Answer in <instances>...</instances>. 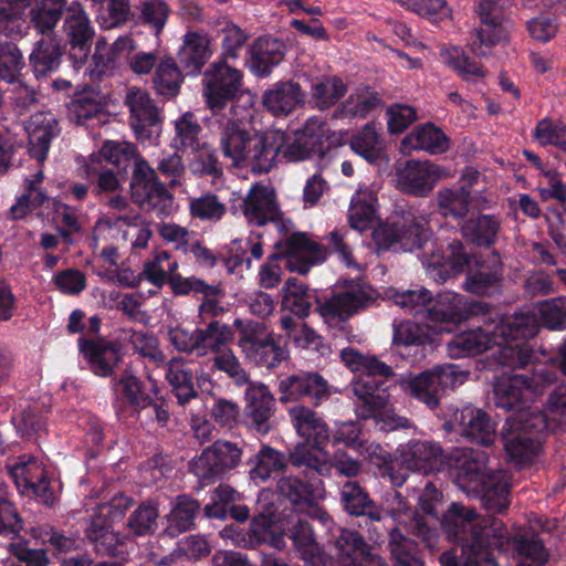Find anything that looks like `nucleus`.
<instances>
[{
  "mask_svg": "<svg viewBox=\"0 0 566 566\" xmlns=\"http://www.w3.org/2000/svg\"><path fill=\"white\" fill-rule=\"evenodd\" d=\"M443 494L432 482H427L419 495L420 509L412 514L410 533L420 538L424 546L434 549L440 533L460 546L463 566L494 565V551H504L509 533L503 523L499 527H481L475 524L474 509L452 502L442 511Z\"/></svg>",
  "mask_w": 566,
  "mask_h": 566,
  "instance_id": "1",
  "label": "nucleus"
},
{
  "mask_svg": "<svg viewBox=\"0 0 566 566\" xmlns=\"http://www.w3.org/2000/svg\"><path fill=\"white\" fill-rule=\"evenodd\" d=\"M221 534L247 548L268 545L283 549L287 537L305 562L313 566H321L325 562V555L316 541L310 521L295 512L277 515V507L272 502L261 506L252 517L248 530L231 526L224 527Z\"/></svg>",
  "mask_w": 566,
  "mask_h": 566,
  "instance_id": "2",
  "label": "nucleus"
},
{
  "mask_svg": "<svg viewBox=\"0 0 566 566\" xmlns=\"http://www.w3.org/2000/svg\"><path fill=\"white\" fill-rule=\"evenodd\" d=\"M525 392L492 391L490 398L496 409L511 413L501 430V440L509 461L518 468L533 463L548 429L554 426L541 409L532 406V398Z\"/></svg>",
  "mask_w": 566,
  "mask_h": 566,
  "instance_id": "3",
  "label": "nucleus"
},
{
  "mask_svg": "<svg viewBox=\"0 0 566 566\" xmlns=\"http://www.w3.org/2000/svg\"><path fill=\"white\" fill-rule=\"evenodd\" d=\"M488 455L470 448H455L447 453L444 470L464 492L481 499L491 514H503L511 501V483L504 471H489Z\"/></svg>",
  "mask_w": 566,
  "mask_h": 566,
  "instance_id": "4",
  "label": "nucleus"
},
{
  "mask_svg": "<svg viewBox=\"0 0 566 566\" xmlns=\"http://www.w3.org/2000/svg\"><path fill=\"white\" fill-rule=\"evenodd\" d=\"M340 358L353 373L360 374L358 382H363V389H380L387 382L401 389H453L461 385L463 377L452 364L438 365L418 375H397L376 356L364 355L353 347L344 348Z\"/></svg>",
  "mask_w": 566,
  "mask_h": 566,
  "instance_id": "5",
  "label": "nucleus"
},
{
  "mask_svg": "<svg viewBox=\"0 0 566 566\" xmlns=\"http://www.w3.org/2000/svg\"><path fill=\"white\" fill-rule=\"evenodd\" d=\"M286 142L282 132L259 133L241 119H227L220 132V148L232 166L250 168L253 174H266L277 163Z\"/></svg>",
  "mask_w": 566,
  "mask_h": 566,
  "instance_id": "6",
  "label": "nucleus"
},
{
  "mask_svg": "<svg viewBox=\"0 0 566 566\" xmlns=\"http://www.w3.org/2000/svg\"><path fill=\"white\" fill-rule=\"evenodd\" d=\"M129 192L132 202L145 212L166 217L172 211L174 193L145 158L138 159L133 167Z\"/></svg>",
  "mask_w": 566,
  "mask_h": 566,
  "instance_id": "7",
  "label": "nucleus"
},
{
  "mask_svg": "<svg viewBox=\"0 0 566 566\" xmlns=\"http://www.w3.org/2000/svg\"><path fill=\"white\" fill-rule=\"evenodd\" d=\"M430 238L428 221L411 213L380 222L373 230V241L378 251L396 247L409 252L423 250Z\"/></svg>",
  "mask_w": 566,
  "mask_h": 566,
  "instance_id": "8",
  "label": "nucleus"
},
{
  "mask_svg": "<svg viewBox=\"0 0 566 566\" xmlns=\"http://www.w3.org/2000/svg\"><path fill=\"white\" fill-rule=\"evenodd\" d=\"M243 92V73L226 60L211 63L203 72L202 96L213 115L234 103Z\"/></svg>",
  "mask_w": 566,
  "mask_h": 566,
  "instance_id": "9",
  "label": "nucleus"
},
{
  "mask_svg": "<svg viewBox=\"0 0 566 566\" xmlns=\"http://www.w3.org/2000/svg\"><path fill=\"white\" fill-rule=\"evenodd\" d=\"M243 450L240 443L216 440L191 461V472L202 485H210L227 478L239 467Z\"/></svg>",
  "mask_w": 566,
  "mask_h": 566,
  "instance_id": "10",
  "label": "nucleus"
},
{
  "mask_svg": "<svg viewBox=\"0 0 566 566\" xmlns=\"http://www.w3.org/2000/svg\"><path fill=\"white\" fill-rule=\"evenodd\" d=\"M504 284V263L500 252L493 249L485 258L475 256V263L467 271L462 289L481 297L501 295Z\"/></svg>",
  "mask_w": 566,
  "mask_h": 566,
  "instance_id": "11",
  "label": "nucleus"
},
{
  "mask_svg": "<svg viewBox=\"0 0 566 566\" xmlns=\"http://www.w3.org/2000/svg\"><path fill=\"white\" fill-rule=\"evenodd\" d=\"M238 345L247 359L261 367H275L286 358V352L263 323L249 322L239 335Z\"/></svg>",
  "mask_w": 566,
  "mask_h": 566,
  "instance_id": "12",
  "label": "nucleus"
},
{
  "mask_svg": "<svg viewBox=\"0 0 566 566\" xmlns=\"http://www.w3.org/2000/svg\"><path fill=\"white\" fill-rule=\"evenodd\" d=\"M375 302L373 291L364 285L350 282L343 290L333 293L317 306L319 315L329 325L348 321L352 316L366 310Z\"/></svg>",
  "mask_w": 566,
  "mask_h": 566,
  "instance_id": "13",
  "label": "nucleus"
},
{
  "mask_svg": "<svg viewBox=\"0 0 566 566\" xmlns=\"http://www.w3.org/2000/svg\"><path fill=\"white\" fill-rule=\"evenodd\" d=\"M63 32L70 45L69 57L74 67H81L91 53L94 28L80 1H72L63 19Z\"/></svg>",
  "mask_w": 566,
  "mask_h": 566,
  "instance_id": "14",
  "label": "nucleus"
},
{
  "mask_svg": "<svg viewBox=\"0 0 566 566\" xmlns=\"http://www.w3.org/2000/svg\"><path fill=\"white\" fill-rule=\"evenodd\" d=\"M242 212L250 223L258 227L272 222L285 233L289 230L283 221V212L280 210L274 189L263 184L256 182L250 188L243 200Z\"/></svg>",
  "mask_w": 566,
  "mask_h": 566,
  "instance_id": "15",
  "label": "nucleus"
},
{
  "mask_svg": "<svg viewBox=\"0 0 566 566\" xmlns=\"http://www.w3.org/2000/svg\"><path fill=\"white\" fill-rule=\"evenodd\" d=\"M275 248L280 250L282 259H286V268L303 275L315 263L324 261L327 254L326 249L305 232L292 233L285 242L276 243Z\"/></svg>",
  "mask_w": 566,
  "mask_h": 566,
  "instance_id": "16",
  "label": "nucleus"
},
{
  "mask_svg": "<svg viewBox=\"0 0 566 566\" xmlns=\"http://www.w3.org/2000/svg\"><path fill=\"white\" fill-rule=\"evenodd\" d=\"M444 175L443 168L429 160L409 159L396 170L398 188L406 195L421 198L427 197Z\"/></svg>",
  "mask_w": 566,
  "mask_h": 566,
  "instance_id": "17",
  "label": "nucleus"
},
{
  "mask_svg": "<svg viewBox=\"0 0 566 566\" xmlns=\"http://www.w3.org/2000/svg\"><path fill=\"white\" fill-rule=\"evenodd\" d=\"M357 396L356 415L361 420H374L375 426L385 432L413 427L411 420L398 416L388 408V397L376 391H354Z\"/></svg>",
  "mask_w": 566,
  "mask_h": 566,
  "instance_id": "18",
  "label": "nucleus"
},
{
  "mask_svg": "<svg viewBox=\"0 0 566 566\" xmlns=\"http://www.w3.org/2000/svg\"><path fill=\"white\" fill-rule=\"evenodd\" d=\"M397 453H400L401 467L406 468V480L411 471L427 474L444 470L447 453L437 442L410 440L406 444H400Z\"/></svg>",
  "mask_w": 566,
  "mask_h": 566,
  "instance_id": "19",
  "label": "nucleus"
},
{
  "mask_svg": "<svg viewBox=\"0 0 566 566\" xmlns=\"http://www.w3.org/2000/svg\"><path fill=\"white\" fill-rule=\"evenodd\" d=\"M338 503L349 517H364L375 523L384 518V510L370 496L368 490L356 480H347L339 485Z\"/></svg>",
  "mask_w": 566,
  "mask_h": 566,
  "instance_id": "20",
  "label": "nucleus"
},
{
  "mask_svg": "<svg viewBox=\"0 0 566 566\" xmlns=\"http://www.w3.org/2000/svg\"><path fill=\"white\" fill-rule=\"evenodd\" d=\"M125 104L130 112V126L137 139H150L154 128L160 126L159 109L146 91L132 87L125 97Z\"/></svg>",
  "mask_w": 566,
  "mask_h": 566,
  "instance_id": "21",
  "label": "nucleus"
},
{
  "mask_svg": "<svg viewBox=\"0 0 566 566\" xmlns=\"http://www.w3.org/2000/svg\"><path fill=\"white\" fill-rule=\"evenodd\" d=\"M78 349L90 369L101 377L111 376L120 360L122 345L117 340H107L102 337L80 338Z\"/></svg>",
  "mask_w": 566,
  "mask_h": 566,
  "instance_id": "22",
  "label": "nucleus"
},
{
  "mask_svg": "<svg viewBox=\"0 0 566 566\" xmlns=\"http://www.w3.org/2000/svg\"><path fill=\"white\" fill-rule=\"evenodd\" d=\"M339 566H382L365 538L355 530L340 528L333 535Z\"/></svg>",
  "mask_w": 566,
  "mask_h": 566,
  "instance_id": "23",
  "label": "nucleus"
},
{
  "mask_svg": "<svg viewBox=\"0 0 566 566\" xmlns=\"http://www.w3.org/2000/svg\"><path fill=\"white\" fill-rule=\"evenodd\" d=\"M292 423L304 442L317 451H323L331 442V431L317 413L304 406L296 405L289 409Z\"/></svg>",
  "mask_w": 566,
  "mask_h": 566,
  "instance_id": "24",
  "label": "nucleus"
},
{
  "mask_svg": "<svg viewBox=\"0 0 566 566\" xmlns=\"http://www.w3.org/2000/svg\"><path fill=\"white\" fill-rule=\"evenodd\" d=\"M321 483L319 479L312 478L304 471L283 474L276 482V493L293 507L305 509L315 503V491Z\"/></svg>",
  "mask_w": 566,
  "mask_h": 566,
  "instance_id": "25",
  "label": "nucleus"
},
{
  "mask_svg": "<svg viewBox=\"0 0 566 566\" xmlns=\"http://www.w3.org/2000/svg\"><path fill=\"white\" fill-rule=\"evenodd\" d=\"M501 0H481L478 4V14L483 28L476 31L480 40L479 48L482 44L492 46L509 36V30L512 23L504 18Z\"/></svg>",
  "mask_w": 566,
  "mask_h": 566,
  "instance_id": "26",
  "label": "nucleus"
},
{
  "mask_svg": "<svg viewBox=\"0 0 566 566\" xmlns=\"http://www.w3.org/2000/svg\"><path fill=\"white\" fill-rule=\"evenodd\" d=\"M502 221L495 214H472L460 226L462 238L474 247L491 249L499 239Z\"/></svg>",
  "mask_w": 566,
  "mask_h": 566,
  "instance_id": "27",
  "label": "nucleus"
},
{
  "mask_svg": "<svg viewBox=\"0 0 566 566\" xmlns=\"http://www.w3.org/2000/svg\"><path fill=\"white\" fill-rule=\"evenodd\" d=\"M262 103L275 116L289 115L305 103V93L293 80L280 81L264 92Z\"/></svg>",
  "mask_w": 566,
  "mask_h": 566,
  "instance_id": "28",
  "label": "nucleus"
},
{
  "mask_svg": "<svg viewBox=\"0 0 566 566\" xmlns=\"http://www.w3.org/2000/svg\"><path fill=\"white\" fill-rule=\"evenodd\" d=\"M85 535L101 556L116 557L122 553L119 547L125 544V536L115 532L111 518L102 514L91 518Z\"/></svg>",
  "mask_w": 566,
  "mask_h": 566,
  "instance_id": "29",
  "label": "nucleus"
},
{
  "mask_svg": "<svg viewBox=\"0 0 566 566\" xmlns=\"http://www.w3.org/2000/svg\"><path fill=\"white\" fill-rule=\"evenodd\" d=\"M212 52L211 39L207 34L187 32L178 52V60L188 75H197L212 56Z\"/></svg>",
  "mask_w": 566,
  "mask_h": 566,
  "instance_id": "30",
  "label": "nucleus"
},
{
  "mask_svg": "<svg viewBox=\"0 0 566 566\" xmlns=\"http://www.w3.org/2000/svg\"><path fill=\"white\" fill-rule=\"evenodd\" d=\"M454 420L459 421L461 434L470 441L484 447L493 444L495 423L484 410L465 408L460 417L454 415Z\"/></svg>",
  "mask_w": 566,
  "mask_h": 566,
  "instance_id": "31",
  "label": "nucleus"
},
{
  "mask_svg": "<svg viewBox=\"0 0 566 566\" xmlns=\"http://www.w3.org/2000/svg\"><path fill=\"white\" fill-rule=\"evenodd\" d=\"M56 133L57 122L51 114L39 113L32 116L28 126L30 156L39 163L44 161Z\"/></svg>",
  "mask_w": 566,
  "mask_h": 566,
  "instance_id": "32",
  "label": "nucleus"
},
{
  "mask_svg": "<svg viewBox=\"0 0 566 566\" xmlns=\"http://www.w3.org/2000/svg\"><path fill=\"white\" fill-rule=\"evenodd\" d=\"M67 0H35L29 8L30 24L36 33L49 36L54 33L57 23L64 18Z\"/></svg>",
  "mask_w": 566,
  "mask_h": 566,
  "instance_id": "33",
  "label": "nucleus"
},
{
  "mask_svg": "<svg viewBox=\"0 0 566 566\" xmlns=\"http://www.w3.org/2000/svg\"><path fill=\"white\" fill-rule=\"evenodd\" d=\"M285 45L279 39L260 36L250 50V69L258 76L271 73L273 66L279 65L284 59Z\"/></svg>",
  "mask_w": 566,
  "mask_h": 566,
  "instance_id": "34",
  "label": "nucleus"
},
{
  "mask_svg": "<svg viewBox=\"0 0 566 566\" xmlns=\"http://www.w3.org/2000/svg\"><path fill=\"white\" fill-rule=\"evenodd\" d=\"M248 464L251 480L254 483H263L283 473L287 468V460L283 452L270 446H262Z\"/></svg>",
  "mask_w": 566,
  "mask_h": 566,
  "instance_id": "35",
  "label": "nucleus"
},
{
  "mask_svg": "<svg viewBox=\"0 0 566 566\" xmlns=\"http://www.w3.org/2000/svg\"><path fill=\"white\" fill-rule=\"evenodd\" d=\"M403 146L424 150L431 155H441L449 150L450 138L433 123L417 125L403 140Z\"/></svg>",
  "mask_w": 566,
  "mask_h": 566,
  "instance_id": "36",
  "label": "nucleus"
},
{
  "mask_svg": "<svg viewBox=\"0 0 566 566\" xmlns=\"http://www.w3.org/2000/svg\"><path fill=\"white\" fill-rule=\"evenodd\" d=\"M496 344L522 343L533 338L538 333L535 315L528 313L515 314L501 321L494 326Z\"/></svg>",
  "mask_w": 566,
  "mask_h": 566,
  "instance_id": "37",
  "label": "nucleus"
},
{
  "mask_svg": "<svg viewBox=\"0 0 566 566\" xmlns=\"http://www.w3.org/2000/svg\"><path fill=\"white\" fill-rule=\"evenodd\" d=\"M387 548L398 566H424V556L418 543L405 534L399 526L390 528Z\"/></svg>",
  "mask_w": 566,
  "mask_h": 566,
  "instance_id": "38",
  "label": "nucleus"
},
{
  "mask_svg": "<svg viewBox=\"0 0 566 566\" xmlns=\"http://www.w3.org/2000/svg\"><path fill=\"white\" fill-rule=\"evenodd\" d=\"M8 475L19 493L48 475L44 463L33 454H20L6 465Z\"/></svg>",
  "mask_w": 566,
  "mask_h": 566,
  "instance_id": "39",
  "label": "nucleus"
},
{
  "mask_svg": "<svg viewBox=\"0 0 566 566\" xmlns=\"http://www.w3.org/2000/svg\"><path fill=\"white\" fill-rule=\"evenodd\" d=\"M62 56L63 48L60 43L44 38L36 41L29 55V63L35 78H45L55 72Z\"/></svg>",
  "mask_w": 566,
  "mask_h": 566,
  "instance_id": "40",
  "label": "nucleus"
},
{
  "mask_svg": "<svg viewBox=\"0 0 566 566\" xmlns=\"http://www.w3.org/2000/svg\"><path fill=\"white\" fill-rule=\"evenodd\" d=\"M25 67L23 52L13 36L0 35V81L20 83Z\"/></svg>",
  "mask_w": 566,
  "mask_h": 566,
  "instance_id": "41",
  "label": "nucleus"
},
{
  "mask_svg": "<svg viewBox=\"0 0 566 566\" xmlns=\"http://www.w3.org/2000/svg\"><path fill=\"white\" fill-rule=\"evenodd\" d=\"M247 405L244 415L249 424L259 432L268 433L269 420L274 412L275 398L271 391H245Z\"/></svg>",
  "mask_w": 566,
  "mask_h": 566,
  "instance_id": "42",
  "label": "nucleus"
},
{
  "mask_svg": "<svg viewBox=\"0 0 566 566\" xmlns=\"http://www.w3.org/2000/svg\"><path fill=\"white\" fill-rule=\"evenodd\" d=\"M200 511L201 505L199 501L187 494L178 495L168 514V533L176 536L190 531L195 526V521L199 516Z\"/></svg>",
  "mask_w": 566,
  "mask_h": 566,
  "instance_id": "43",
  "label": "nucleus"
},
{
  "mask_svg": "<svg viewBox=\"0 0 566 566\" xmlns=\"http://www.w3.org/2000/svg\"><path fill=\"white\" fill-rule=\"evenodd\" d=\"M198 333L199 357L219 354L234 339L232 327L219 319H212L202 328L198 327Z\"/></svg>",
  "mask_w": 566,
  "mask_h": 566,
  "instance_id": "44",
  "label": "nucleus"
},
{
  "mask_svg": "<svg viewBox=\"0 0 566 566\" xmlns=\"http://www.w3.org/2000/svg\"><path fill=\"white\" fill-rule=\"evenodd\" d=\"M151 82L157 95L172 98L180 92L184 75L172 57H165L156 65Z\"/></svg>",
  "mask_w": 566,
  "mask_h": 566,
  "instance_id": "45",
  "label": "nucleus"
},
{
  "mask_svg": "<svg viewBox=\"0 0 566 566\" xmlns=\"http://www.w3.org/2000/svg\"><path fill=\"white\" fill-rule=\"evenodd\" d=\"M90 157L96 158L102 163L105 160L117 167V169L123 171V174L127 172V168L130 166V163H133L134 167L138 159L144 158L139 154L135 144L115 140H105L99 150Z\"/></svg>",
  "mask_w": 566,
  "mask_h": 566,
  "instance_id": "46",
  "label": "nucleus"
},
{
  "mask_svg": "<svg viewBox=\"0 0 566 566\" xmlns=\"http://www.w3.org/2000/svg\"><path fill=\"white\" fill-rule=\"evenodd\" d=\"M31 0H0V35L23 36Z\"/></svg>",
  "mask_w": 566,
  "mask_h": 566,
  "instance_id": "47",
  "label": "nucleus"
},
{
  "mask_svg": "<svg viewBox=\"0 0 566 566\" xmlns=\"http://www.w3.org/2000/svg\"><path fill=\"white\" fill-rule=\"evenodd\" d=\"M513 548L520 556L516 566H546L549 560V552L536 533L514 536Z\"/></svg>",
  "mask_w": 566,
  "mask_h": 566,
  "instance_id": "48",
  "label": "nucleus"
},
{
  "mask_svg": "<svg viewBox=\"0 0 566 566\" xmlns=\"http://www.w3.org/2000/svg\"><path fill=\"white\" fill-rule=\"evenodd\" d=\"M369 462L377 467L382 478H388L394 486L400 488L406 482V468L401 467L400 453L392 455L380 444H371L368 449Z\"/></svg>",
  "mask_w": 566,
  "mask_h": 566,
  "instance_id": "49",
  "label": "nucleus"
},
{
  "mask_svg": "<svg viewBox=\"0 0 566 566\" xmlns=\"http://www.w3.org/2000/svg\"><path fill=\"white\" fill-rule=\"evenodd\" d=\"M471 203V190L465 186L457 189L443 188L437 192V206L443 217L453 219H463Z\"/></svg>",
  "mask_w": 566,
  "mask_h": 566,
  "instance_id": "50",
  "label": "nucleus"
},
{
  "mask_svg": "<svg viewBox=\"0 0 566 566\" xmlns=\"http://www.w3.org/2000/svg\"><path fill=\"white\" fill-rule=\"evenodd\" d=\"M86 177L92 180L94 187L93 192L95 196L101 193H113L123 189L118 175L123 171L108 168L103 165L101 160L91 158L84 165Z\"/></svg>",
  "mask_w": 566,
  "mask_h": 566,
  "instance_id": "51",
  "label": "nucleus"
},
{
  "mask_svg": "<svg viewBox=\"0 0 566 566\" xmlns=\"http://www.w3.org/2000/svg\"><path fill=\"white\" fill-rule=\"evenodd\" d=\"M70 119L76 125L91 126L94 120L102 123L104 106L90 93L77 94L67 104Z\"/></svg>",
  "mask_w": 566,
  "mask_h": 566,
  "instance_id": "52",
  "label": "nucleus"
},
{
  "mask_svg": "<svg viewBox=\"0 0 566 566\" xmlns=\"http://www.w3.org/2000/svg\"><path fill=\"white\" fill-rule=\"evenodd\" d=\"M283 303L298 317L310 315L313 303H318L316 295L297 277H290L285 282Z\"/></svg>",
  "mask_w": 566,
  "mask_h": 566,
  "instance_id": "53",
  "label": "nucleus"
},
{
  "mask_svg": "<svg viewBox=\"0 0 566 566\" xmlns=\"http://www.w3.org/2000/svg\"><path fill=\"white\" fill-rule=\"evenodd\" d=\"M427 311L428 317L437 323H461L468 318L462 297L451 293L439 294L438 300Z\"/></svg>",
  "mask_w": 566,
  "mask_h": 566,
  "instance_id": "54",
  "label": "nucleus"
},
{
  "mask_svg": "<svg viewBox=\"0 0 566 566\" xmlns=\"http://www.w3.org/2000/svg\"><path fill=\"white\" fill-rule=\"evenodd\" d=\"M496 342L494 329L488 332L478 327L455 335L449 346L460 349L465 355H478L492 348Z\"/></svg>",
  "mask_w": 566,
  "mask_h": 566,
  "instance_id": "55",
  "label": "nucleus"
},
{
  "mask_svg": "<svg viewBox=\"0 0 566 566\" xmlns=\"http://www.w3.org/2000/svg\"><path fill=\"white\" fill-rule=\"evenodd\" d=\"M175 132L174 142L177 150L191 151L205 143L201 140L202 127L191 112H186L175 122Z\"/></svg>",
  "mask_w": 566,
  "mask_h": 566,
  "instance_id": "56",
  "label": "nucleus"
},
{
  "mask_svg": "<svg viewBox=\"0 0 566 566\" xmlns=\"http://www.w3.org/2000/svg\"><path fill=\"white\" fill-rule=\"evenodd\" d=\"M556 379V371L547 367L536 369L533 378L514 371L503 373L500 377V384L493 389H534V386H551L555 384Z\"/></svg>",
  "mask_w": 566,
  "mask_h": 566,
  "instance_id": "57",
  "label": "nucleus"
},
{
  "mask_svg": "<svg viewBox=\"0 0 566 566\" xmlns=\"http://www.w3.org/2000/svg\"><path fill=\"white\" fill-rule=\"evenodd\" d=\"M136 11L137 22L148 27L157 35L163 32L171 12L165 0H140Z\"/></svg>",
  "mask_w": 566,
  "mask_h": 566,
  "instance_id": "58",
  "label": "nucleus"
},
{
  "mask_svg": "<svg viewBox=\"0 0 566 566\" xmlns=\"http://www.w3.org/2000/svg\"><path fill=\"white\" fill-rule=\"evenodd\" d=\"M159 517L158 504L153 501L140 503L130 514L126 526L135 536H147L157 530V520Z\"/></svg>",
  "mask_w": 566,
  "mask_h": 566,
  "instance_id": "59",
  "label": "nucleus"
},
{
  "mask_svg": "<svg viewBox=\"0 0 566 566\" xmlns=\"http://www.w3.org/2000/svg\"><path fill=\"white\" fill-rule=\"evenodd\" d=\"M192 158L189 160V169L197 177L220 178L223 175L217 150L209 144L203 143L197 149L191 150Z\"/></svg>",
  "mask_w": 566,
  "mask_h": 566,
  "instance_id": "60",
  "label": "nucleus"
},
{
  "mask_svg": "<svg viewBox=\"0 0 566 566\" xmlns=\"http://www.w3.org/2000/svg\"><path fill=\"white\" fill-rule=\"evenodd\" d=\"M289 458L292 465L305 467L304 472H307L312 478L318 479L317 475L331 478L335 473L333 455L328 460L321 459L310 450L296 447L290 452Z\"/></svg>",
  "mask_w": 566,
  "mask_h": 566,
  "instance_id": "61",
  "label": "nucleus"
},
{
  "mask_svg": "<svg viewBox=\"0 0 566 566\" xmlns=\"http://www.w3.org/2000/svg\"><path fill=\"white\" fill-rule=\"evenodd\" d=\"M227 213V206L220 198L210 191L189 201V214L200 221H220Z\"/></svg>",
  "mask_w": 566,
  "mask_h": 566,
  "instance_id": "62",
  "label": "nucleus"
},
{
  "mask_svg": "<svg viewBox=\"0 0 566 566\" xmlns=\"http://www.w3.org/2000/svg\"><path fill=\"white\" fill-rule=\"evenodd\" d=\"M346 92V85L337 77H327L312 85V98L321 109L335 105Z\"/></svg>",
  "mask_w": 566,
  "mask_h": 566,
  "instance_id": "63",
  "label": "nucleus"
},
{
  "mask_svg": "<svg viewBox=\"0 0 566 566\" xmlns=\"http://www.w3.org/2000/svg\"><path fill=\"white\" fill-rule=\"evenodd\" d=\"M153 403V397L145 391H119L116 394L113 407L117 417L128 418Z\"/></svg>",
  "mask_w": 566,
  "mask_h": 566,
  "instance_id": "64",
  "label": "nucleus"
}]
</instances>
